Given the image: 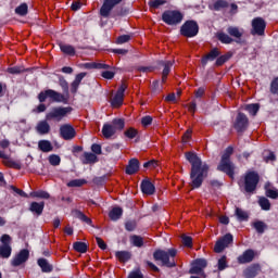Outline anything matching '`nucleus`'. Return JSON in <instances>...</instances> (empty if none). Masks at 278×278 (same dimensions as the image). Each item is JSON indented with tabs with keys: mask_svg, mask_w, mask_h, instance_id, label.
Masks as SVG:
<instances>
[{
	"mask_svg": "<svg viewBox=\"0 0 278 278\" xmlns=\"http://www.w3.org/2000/svg\"><path fill=\"white\" fill-rule=\"evenodd\" d=\"M28 210L34 216H42V213L45 212V202H31Z\"/></svg>",
	"mask_w": 278,
	"mask_h": 278,
	"instance_id": "21",
	"label": "nucleus"
},
{
	"mask_svg": "<svg viewBox=\"0 0 278 278\" xmlns=\"http://www.w3.org/2000/svg\"><path fill=\"white\" fill-rule=\"evenodd\" d=\"M229 244H233V235L226 233L225 236H223L216 241L214 245V251L216 253H223L225 249L229 247Z\"/></svg>",
	"mask_w": 278,
	"mask_h": 278,
	"instance_id": "10",
	"label": "nucleus"
},
{
	"mask_svg": "<svg viewBox=\"0 0 278 278\" xmlns=\"http://www.w3.org/2000/svg\"><path fill=\"white\" fill-rule=\"evenodd\" d=\"M249 116L247 114L239 112L232 123L233 129L237 131V134H244L247 129H249Z\"/></svg>",
	"mask_w": 278,
	"mask_h": 278,
	"instance_id": "9",
	"label": "nucleus"
},
{
	"mask_svg": "<svg viewBox=\"0 0 278 278\" xmlns=\"http://www.w3.org/2000/svg\"><path fill=\"white\" fill-rule=\"evenodd\" d=\"M220 55V49L213 48L210 50L207 54L202 56L201 64L202 66H207V62H214V60H218V56Z\"/></svg>",
	"mask_w": 278,
	"mask_h": 278,
	"instance_id": "17",
	"label": "nucleus"
},
{
	"mask_svg": "<svg viewBox=\"0 0 278 278\" xmlns=\"http://www.w3.org/2000/svg\"><path fill=\"white\" fill-rule=\"evenodd\" d=\"M179 34L184 36V38H195V36H199V23L194 20L186 21L180 26Z\"/></svg>",
	"mask_w": 278,
	"mask_h": 278,
	"instance_id": "6",
	"label": "nucleus"
},
{
	"mask_svg": "<svg viewBox=\"0 0 278 278\" xmlns=\"http://www.w3.org/2000/svg\"><path fill=\"white\" fill-rule=\"evenodd\" d=\"M60 136L63 138V140H73V138L77 136V132L72 125L64 124L60 127Z\"/></svg>",
	"mask_w": 278,
	"mask_h": 278,
	"instance_id": "16",
	"label": "nucleus"
},
{
	"mask_svg": "<svg viewBox=\"0 0 278 278\" xmlns=\"http://www.w3.org/2000/svg\"><path fill=\"white\" fill-rule=\"evenodd\" d=\"M123 0H104L102 7L100 8V16L103 18H110V14L121 3Z\"/></svg>",
	"mask_w": 278,
	"mask_h": 278,
	"instance_id": "12",
	"label": "nucleus"
},
{
	"mask_svg": "<svg viewBox=\"0 0 278 278\" xmlns=\"http://www.w3.org/2000/svg\"><path fill=\"white\" fill-rule=\"evenodd\" d=\"M185 157L187 162L191 164L190 186L192 190H197L203 186V181H205V178H207V175H210V164L203 162L199 157V154L192 151L186 152Z\"/></svg>",
	"mask_w": 278,
	"mask_h": 278,
	"instance_id": "1",
	"label": "nucleus"
},
{
	"mask_svg": "<svg viewBox=\"0 0 278 278\" xmlns=\"http://www.w3.org/2000/svg\"><path fill=\"white\" fill-rule=\"evenodd\" d=\"M140 188L141 192L143 194H148V197L155 194V185H153V182L147 178L141 181Z\"/></svg>",
	"mask_w": 278,
	"mask_h": 278,
	"instance_id": "19",
	"label": "nucleus"
},
{
	"mask_svg": "<svg viewBox=\"0 0 278 278\" xmlns=\"http://www.w3.org/2000/svg\"><path fill=\"white\" fill-rule=\"evenodd\" d=\"M231 155H233V147L229 146L222 154V159L216 169L219 173H225L226 175H228L230 179H233V177L236 176V165H233V162H231Z\"/></svg>",
	"mask_w": 278,
	"mask_h": 278,
	"instance_id": "3",
	"label": "nucleus"
},
{
	"mask_svg": "<svg viewBox=\"0 0 278 278\" xmlns=\"http://www.w3.org/2000/svg\"><path fill=\"white\" fill-rule=\"evenodd\" d=\"M60 50L62 51V53H64L65 55H70L71 58H73L76 53L75 47L66 43H61Z\"/></svg>",
	"mask_w": 278,
	"mask_h": 278,
	"instance_id": "33",
	"label": "nucleus"
},
{
	"mask_svg": "<svg viewBox=\"0 0 278 278\" xmlns=\"http://www.w3.org/2000/svg\"><path fill=\"white\" fill-rule=\"evenodd\" d=\"M265 194L268 199H278V191L275 189H266Z\"/></svg>",
	"mask_w": 278,
	"mask_h": 278,
	"instance_id": "62",
	"label": "nucleus"
},
{
	"mask_svg": "<svg viewBox=\"0 0 278 278\" xmlns=\"http://www.w3.org/2000/svg\"><path fill=\"white\" fill-rule=\"evenodd\" d=\"M0 247H12V237L8 233H4L0 237Z\"/></svg>",
	"mask_w": 278,
	"mask_h": 278,
	"instance_id": "47",
	"label": "nucleus"
},
{
	"mask_svg": "<svg viewBox=\"0 0 278 278\" xmlns=\"http://www.w3.org/2000/svg\"><path fill=\"white\" fill-rule=\"evenodd\" d=\"M131 40L130 35H121L116 39V45H125V42H129Z\"/></svg>",
	"mask_w": 278,
	"mask_h": 278,
	"instance_id": "58",
	"label": "nucleus"
},
{
	"mask_svg": "<svg viewBox=\"0 0 278 278\" xmlns=\"http://www.w3.org/2000/svg\"><path fill=\"white\" fill-rule=\"evenodd\" d=\"M25 71L27 70L21 66H13L7 68V73H9L10 75H21V73H25Z\"/></svg>",
	"mask_w": 278,
	"mask_h": 278,
	"instance_id": "50",
	"label": "nucleus"
},
{
	"mask_svg": "<svg viewBox=\"0 0 278 278\" xmlns=\"http://www.w3.org/2000/svg\"><path fill=\"white\" fill-rule=\"evenodd\" d=\"M159 66H163L162 75H169L170 68H173V62L172 61H160Z\"/></svg>",
	"mask_w": 278,
	"mask_h": 278,
	"instance_id": "41",
	"label": "nucleus"
},
{
	"mask_svg": "<svg viewBox=\"0 0 278 278\" xmlns=\"http://www.w3.org/2000/svg\"><path fill=\"white\" fill-rule=\"evenodd\" d=\"M130 242L132 247H137L138 249H142V247H144V239L138 235H132L130 237Z\"/></svg>",
	"mask_w": 278,
	"mask_h": 278,
	"instance_id": "35",
	"label": "nucleus"
},
{
	"mask_svg": "<svg viewBox=\"0 0 278 278\" xmlns=\"http://www.w3.org/2000/svg\"><path fill=\"white\" fill-rule=\"evenodd\" d=\"M86 184V179H74L71 180L67 186L68 188H81Z\"/></svg>",
	"mask_w": 278,
	"mask_h": 278,
	"instance_id": "52",
	"label": "nucleus"
},
{
	"mask_svg": "<svg viewBox=\"0 0 278 278\" xmlns=\"http://www.w3.org/2000/svg\"><path fill=\"white\" fill-rule=\"evenodd\" d=\"M125 90H127V86L125 85V83H123L118 87L113 99L111 100L112 108H121V105H123V101L125 99Z\"/></svg>",
	"mask_w": 278,
	"mask_h": 278,
	"instance_id": "13",
	"label": "nucleus"
},
{
	"mask_svg": "<svg viewBox=\"0 0 278 278\" xmlns=\"http://www.w3.org/2000/svg\"><path fill=\"white\" fill-rule=\"evenodd\" d=\"M166 0H152L148 3L149 8H153V10H157L160 5H165Z\"/></svg>",
	"mask_w": 278,
	"mask_h": 278,
	"instance_id": "54",
	"label": "nucleus"
},
{
	"mask_svg": "<svg viewBox=\"0 0 278 278\" xmlns=\"http://www.w3.org/2000/svg\"><path fill=\"white\" fill-rule=\"evenodd\" d=\"M30 197L34 199H51V194L45 190H38L30 192Z\"/></svg>",
	"mask_w": 278,
	"mask_h": 278,
	"instance_id": "42",
	"label": "nucleus"
},
{
	"mask_svg": "<svg viewBox=\"0 0 278 278\" xmlns=\"http://www.w3.org/2000/svg\"><path fill=\"white\" fill-rule=\"evenodd\" d=\"M29 260V250L23 249L21 250L11 261V265L16 267L25 264Z\"/></svg>",
	"mask_w": 278,
	"mask_h": 278,
	"instance_id": "15",
	"label": "nucleus"
},
{
	"mask_svg": "<svg viewBox=\"0 0 278 278\" xmlns=\"http://www.w3.org/2000/svg\"><path fill=\"white\" fill-rule=\"evenodd\" d=\"M115 257L121 262L122 264H125L131 260V252L129 251H117L115 252Z\"/></svg>",
	"mask_w": 278,
	"mask_h": 278,
	"instance_id": "29",
	"label": "nucleus"
},
{
	"mask_svg": "<svg viewBox=\"0 0 278 278\" xmlns=\"http://www.w3.org/2000/svg\"><path fill=\"white\" fill-rule=\"evenodd\" d=\"M227 34H229V36H232V38H242V33H240V29L238 27L229 26L227 28Z\"/></svg>",
	"mask_w": 278,
	"mask_h": 278,
	"instance_id": "46",
	"label": "nucleus"
},
{
	"mask_svg": "<svg viewBox=\"0 0 278 278\" xmlns=\"http://www.w3.org/2000/svg\"><path fill=\"white\" fill-rule=\"evenodd\" d=\"M152 123H153V117L151 115H147L141 118L142 127H149V125H152Z\"/></svg>",
	"mask_w": 278,
	"mask_h": 278,
	"instance_id": "59",
	"label": "nucleus"
},
{
	"mask_svg": "<svg viewBox=\"0 0 278 278\" xmlns=\"http://www.w3.org/2000/svg\"><path fill=\"white\" fill-rule=\"evenodd\" d=\"M260 270H262L260 264H253L244 270V275L247 278H255L260 275Z\"/></svg>",
	"mask_w": 278,
	"mask_h": 278,
	"instance_id": "25",
	"label": "nucleus"
},
{
	"mask_svg": "<svg viewBox=\"0 0 278 278\" xmlns=\"http://www.w3.org/2000/svg\"><path fill=\"white\" fill-rule=\"evenodd\" d=\"M5 166H8L9 168H16V170H21V164L16 163V161L13 160H8L5 161Z\"/></svg>",
	"mask_w": 278,
	"mask_h": 278,
	"instance_id": "60",
	"label": "nucleus"
},
{
	"mask_svg": "<svg viewBox=\"0 0 278 278\" xmlns=\"http://www.w3.org/2000/svg\"><path fill=\"white\" fill-rule=\"evenodd\" d=\"M233 58V52L228 51L225 54H219L214 63V66H224V64H227Z\"/></svg>",
	"mask_w": 278,
	"mask_h": 278,
	"instance_id": "23",
	"label": "nucleus"
},
{
	"mask_svg": "<svg viewBox=\"0 0 278 278\" xmlns=\"http://www.w3.org/2000/svg\"><path fill=\"white\" fill-rule=\"evenodd\" d=\"M175 257H177V249L175 248L168 249V251L157 249L153 252L154 262H161L162 266L166 268H175L177 266Z\"/></svg>",
	"mask_w": 278,
	"mask_h": 278,
	"instance_id": "5",
	"label": "nucleus"
},
{
	"mask_svg": "<svg viewBox=\"0 0 278 278\" xmlns=\"http://www.w3.org/2000/svg\"><path fill=\"white\" fill-rule=\"evenodd\" d=\"M116 75V72H112V71H104L101 73V77H103V79H114Z\"/></svg>",
	"mask_w": 278,
	"mask_h": 278,
	"instance_id": "63",
	"label": "nucleus"
},
{
	"mask_svg": "<svg viewBox=\"0 0 278 278\" xmlns=\"http://www.w3.org/2000/svg\"><path fill=\"white\" fill-rule=\"evenodd\" d=\"M49 164L51 166H60L61 162H62V159L60 157V155L58 154H51L49 157Z\"/></svg>",
	"mask_w": 278,
	"mask_h": 278,
	"instance_id": "49",
	"label": "nucleus"
},
{
	"mask_svg": "<svg viewBox=\"0 0 278 278\" xmlns=\"http://www.w3.org/2000/svg\"><path fill=\"white\" fill-rule=\"evenodd\" d=\"M258 205L262 210H264V212L270 211V200L265 197H261L258 199Z\"/></svg>",
	"mask_w": 278,
	"mask_h": 278,
	"instance_id": "44",
	"label": "nucleus"
},
{
	"mask_svg": "<svg viewBox=\"0 0 278 278\" xmlns=\"http://www.w3.org/2000/svg\"><path fill=\"white\" fill-rule=\"evenodd\" d=\"M245 111L251 114V116H257V113L260 112V104L258 103H252L245 105Z\"/></svg>",
	"mask_w": 278,
	"mask_h": 278,
	"instance_id": "43",
	"label": "nucleus"
},
{
	"mask_svg": "<svg viewBox=\"0 0 278 278\" xmlns=\"http://www.w3.org/2000/svg\"><path fill=\"white\" fill-rule=\"evenodd\" d=\"M218 270H225L227 268V256L223 255L217 262Z\"/></svg>",
	"mask_w": 278,
	"mask_h": 278,
	"instance_id": "56",
	"label": "nucleus"
},
{
	"mask_svg": "<svg viewBox=\"0 0 278 278\" xmlns=\"http://www.w3.org/2000/svg\"><path fill=\"white\" fill-rule=\"evenodd\" d=\"M124 136L129 140H134L138 136V129L130 127L124 132Z\"/></svg>",
	"mask_w": 278,
	"mask_h": 278,
	"instance_id": "51",
	"label": "nucleus"
},
{
	"mask_svg": "<svg viewBox=\"0 0 278 278\" xmlns=\"http://www.w3.org/2000/svg\"><path fill=\"white\" fill-rule=\"evenodd\" d=\"M38 149L42 153H51L53 151V144H51V141L43 139L38 142Z\"/></svg>",
	"mask_w": 278,
	"mask_h": 278,
	"instance_id": "30",
	"label": "nucleus"
},
{
	"mask_svg": "<svg viewBox=\"0 0 278 278\" xmlns=\"http://www.w3.org/2000/svg\"><path fill=\"white\" fill-rule=\"evenodd\" d=\"M204 268H207V260L197 258L192 262L191 268L189 269L190 275H201Z\"/></svg>",
	"mask_w": 278,
	"mask_h": 278,
	"instance_id": "14",
	"label": "nucleus"
},
{
	"mask_svg": "<svg viewBox=\"0 0 278 278\" xmlns=\"http://www.w3.org/2000/svg\"><path fill=\"white\" fill-rule=\"evenodd\" d=\"M266 31V21L262 17H254L252 20V36H264Z\"/></svg>",
	"mask_w": 278,
	"mask_h": 278,
	"instance_id": "11",
	"label": "nucleus"
},
{
	"mask_svg": "<svg viewBox=\"0 0 278 278\" xmlns=\"http://www.w3.org/2000/svg\"><path fill=\"white\" fill-rule=\"evenodd\" d=\"M123 216V208L119 206H115L113 207L110 212H109V217L111 218V220H119V218Z\"/></svg>",
	"mask_w": 278,
	"mask_h": 278,
	"instance_id": "31",
	"label": "nucleus"
},
{
	"mask_svg": "<svg viewBox=\"0 0 278 278\" xmlns=\"http://www.w3.org/2000/svg\"><path fill=\"white\" fill-rule=\"evenodd\" d=\"M260 185V174L255 170H249L244 174L243 180H239L238 186L241 192L245 194H255Z\"/></svg>",
	"mask_w": 278,
	"mask_h": 278,
	"instance_id": "4",
	"label": "nucleus"
},
{
	"mask_svg": "<svg viewBox=\"0 0 278 278\" xmlns=\"http://www.w3.org/2000/svg\"><path fill=\"white\" fill-rule=\"evenodd\" d=\"M116 130L114 129V126H112V124H104L102 126V136L106 139L110 140V138H112V136H115Z\"/></svg>",
	"mask_w": 278,
	"mask_h": 278,
	"instance_id": "26",
	"label": "nucleus"
},
{
	"mask_svg": "<svg viewBox=\"0 0 278 278\" xmlns=\"http://www.w3.org/2000/svg\"><path fill=\"white\" fill-rule=\"evenodd\" d=\"M72 112H73L72 106H56V108H53L51 110V112H49L46 115V119L47 121H56L58 123H60V121H62V118H65V116L71 114Z\"/></svg>",
	"mask_w": 278,
	"mask_h": 278,
	"instance_id": "8",
	"label": "nucleus"
},
{
	"mask_svg": "<svg viewBox=\"0 0 278 278\" xmlns=\"http://www.w3.org/2000/svg\"><path fill=\"white\" fill-rule=\"evenodd\" d=\"M37 99L40 103L36 109V112L38 114H42V112H47V105L45 104V101H47L48 99L51 100L53 103H68V97L53 89H47L41 91L37 96Z\"/></svg>",
	"mask_w": 278,
	"mask_h": 278,
	"instance_id": "2",
	"label": "nucleus"
},
{
	"mask_svg": "<svg viewBox=\"0 0 278 278\" xmlns=\"http://www.w3.org/2000/svg\"><path fill=\"white\" fill-rule=\"evenodd\" d=\"M182 244L184 247H187V249H192V237L182 236Z\"/></svg>",
	"mask_w": 278,
	"mask_h": 278,
	"instance_id": "61",
	"label": "nucleus"
},
{
	"mask_svg": "<svg viewBox=\"0 0 278 278\" xmlns=\"http://www.w3.org/2000/svg\"><path fill=\"white\" fill-rule=\"evenodd\" d=\"M111 125L115 131H123V129H125V119L124 118H114L112 121Z\"/></svg>",
	"mask_w": 278,
	"mask_h": 278,
	"instance_id": "37",
	"label": "nucleus"
},
{
	"mask_svg": "<svg viewBox=\"0 0 278 278\" xmlns=\"http://www.w3.org/2000/svg\"><path fill=\"white\" fill-rule=\"evenodd\" d=\"M73 249L77 253H87L88 252V244L86 242L76 241L73 243Z\"/></svg>",
	"mask_w": 278,
	"mask_h": 278,
	"instance_id": "36",
	"label": "nucleus"
},
{
	"mask_svg": "<svg viewBox=\"0 0 278 278\" xmlns=\"http://www.w3.org/2000/svg\"><path fill=\"white\" fill-rule=\"evenodd\" d=\"M28 12L29 7L27 5V3H22L15 8V14H17L18 16H27Z\"/></svg>",
	"mask_w": 278,
	"mask_h": 278,
	"instance_id": "39",
	"label": "nucleus"
},
{
	"mask_svg": "<svg viewBox=\"0 0 278 278\" xmlns=\"http://www.w3.org/2000/svg\"><path fill=\"white\" fill-rule=\"evenodd\" d=\"M235 216L237 217V220H239V223H244L249 220V213L240 207H236Z\"/></svg>",
	"mask_w": 278,
	"mask_h": 278,
	"instance_id": "32",
	"label": "nucleus"
},
{
	"mask_svg": "<svg viewBox=\"0 0 278 278\" xmlns=\"http://www.w3.org/2000/svg\"><path fill=\"white\" fill-rule=\"evenodd\" d=\"M217 39L219 40V42H222V45H231V42H233V38L225 33H218Z\"/></svg>",
	"mask_w": 278,
	"mask_h": 278,
	"instance_id": "40",
	"label": "nucleus"
},
{
	"mask_svg": "<svg viewBox=\"0 0 278 278\" xmlns=\"http://www.w3.org/2000/svg\"><path fill=\"white\" fill-rule=\"evenodd\" d=\"M138 223L135 219H130L125 223L126 231H136Z\"/></svg>",
	"mask_w": 278,
	"mask_h": 278,
	"instance_id": "53",
	"label": "nucleus"
},
{
	"mask_svg": "<svg viewBox=\"0 0 278 278\" xmlns=\"http://www.w3.org/2000/svg\"><path fill=\"white\" fill-rule=\"evenodd\" d=\"M12 255V245H0L1 260H9Z\"/></svg>",
	"mask_w": 278,
	"mask_h": 278,
	"instance_id": "34",
	"label": "nucleus"
},
{
	"mask_svg": "<svg viewBox=\"0 0 278 278\" xmlns=\"http://www.w3.org/2000/svg\"><path fill=\"white\" fill-rule=\"evenodd\" d=\"M105 181H108V175L94 177V178L92 179V182H93L96 186H103V184H105Z\"/></svg>",
	"mask_w": 278,
	"mask_h": 278,
	"instance_id": "55",
	"label": "nucleus"
},
{
	"mask_svg": "<svg viewBox=\"0 0 278 278\" xmlns=\"http://www.w3.org/2000/svg\"><path fill=\"white\" fill-rule=\"evenodd\" d=\"M225 8H229V2L227 0H217L213 4V10H215V12H220V10Z\"/></svg>",
	"mask_w": 278,
	"mask_h": 278,
	"instance_id": "45",
	"label": "nucleus"
},
{
	"mask_svg": "<svg viewBox=\"0 0 278 278\" xmlns=\"http://www.w3.org/2000/svg\"><path fill=\"white\" fill-rule=\"evenodd\" d=\"M255 260V251L252 249L245 250L241 255L237 257L238 264H251Z\"/></svg>",
	"mask_w": 278,
	"mask_h": 278,
	"instance_id": "18",
	"label": "nucleus"
},
{
	"mask_svg": "<svg viewBox=\"0 0 278 278\" xmlns=\"http://www.w3.org/2000/svg\"><path fill=\"white\" fill-rule=\"evenodd\" d=\"M80 161L83 164H97V162H99V157L94 153L84 152L83 156H80Z\"/></svg>",
	"mask_w": 278,
	"mask_h": 278,
	"instance_id": "24",
	"label": "nucleus"
},
{
	"mask_svg": "<svg viewBox=\"0 0 278 278\" xmlns=\"http://www.w3.org/2000/svg\"><path fill=\"white\" fill-rule=\"evenodd\" d=\"M138 170H140V161L138 159H130L125 169L126 175H136Z\"/></svg>",
	"mask_w": 278,
	"mask_h": 278,
	"instance_id": "20",
	"label": "nucleus"
},
{
	"mask_svg": "<svg viewBox=\"0 0 278 278\" xmlns=\"http://www.w3.org/2000/svg\"><path fill=\"white\" fill-rule=\"evenodd\" d=\"M252 226L254 227L256 233H264L266 229H268V226L266 225V223L262 220L254 222Z\"/></svg>",
	"mask_w": 278,
	"mask_h": 278,
	"instance_id": "38",
	"label": "nucleus"
},
{
	"mask_svg": "<svg viewBox=\"0 0 278 278\" xmlns=\"http://www.w3.org/2000/svg\"><path fill=\"white\" fill-rule=\"evenodd\" d=\"M162 21L165 25H179L184 21V13L179 10H166L162 13Z\"/></svg>",
	"mask_w": 278,
	"mask_h": 278,
	"instance_id": "7",
	"label": "nucleus"
},
{
	"mask_svg": "<svg viewBox=\"0 0 278 278\" xmlns=\"http://www.w3.org/2000/svg\"><path fill=\"white\" fill-rule=\"evenodd\" d=\"M59 86H61L64 94L68 97V81H66V78H64V76L59 77Z\"/></svg>",
	"mask_w": 278,
	"mask_h": 278,
	"instance_id": "48",
	"label": "nucleus"
},
{
	"mask_svg": "<svg viewBox=\"0 0 278 278\" xmlns=\"http://www.w3.org/2000/svg\"><path fill=\"white\" fill-rule=\"evenodd\" d=\"M73 214L75 216V218H78V220H81V223H86V225H89L90 227H92V219L88 216H86V214H84V212L79 211V210H74Z\"/></svg>",
	"mask_w": 278,
	"mask_h": 278,
	"instance_id": "28",
	"label": "nucleus"
},
{
	"mask_svg": "<svg viewBox=\"0 0 278 278\" xmlns=\"http://www.w3.org/2000/svg\"><path fill=\"white\" fill-rule=\"evenodd\" d=\"M128 278H144V275H142V271L140 269L130 271L128 275Z\"/></svg>",
	"mask_w": 278,
	"mask_h": 278,
	"instance_id": "64",
	"label": "nucleus"
},
{
	"mask_svg": "<svg viewBox=\"0 0 278 278\" xmlns=\"http://www.w3.org/2000/svg\"><path fill=\"white\" fill-rule=\"evenodd\" d=\"M36 131L40 136H47L51 131V125L47 121H40L36 126Z\"/></svg>",
	"mask_w": 278,
	"mask_h": 278,
	"instance_id": "22",
	"label": "nucleus"
},
{
	"mask_svg": "<svg viewBox=\"0 0 278 278\" xmlns=\"http://www.w3.org/2000/svg\"><path fill=\"white\" fill-rule=\"evenodd\" d=\"M269 91L271 94H278V77L271 80Z\"/></svg>",
	"mask_w": 278,
	"mask_h": 278,
	"instance_id": "57",
	"label": "nucleus"
},
{
	"mask_svg": "<svg viewBox=\"0 0 278 278\" xmlns=\"http://www.w3.org/2000/svg\"><path fill=\"white\" fill-rule=\"evenodd\" d=\"M37 264L43 273H53V265L49 264V261H47V258H38Z\"/></svg>",
	"mask_w": 278,
	"mask_h": 278,
	"instance_id": "27",
	"label": "nucleus"
}]
</instances>
